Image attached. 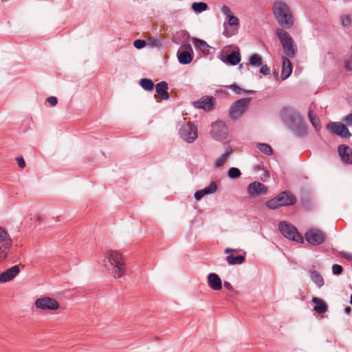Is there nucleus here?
I'll return each instance as SVG.
<instances>
[{
    "label": "nucleus",
    "mask_w": 352,
    "mask_h": 352,
    "mask_svg": "<svg viewBox=\"0 0 352 352\" xmlns=\"http://www.w3.org/2000/svg\"><path fill=\"white\" fill-rule=\"evenodd\" d=\"M215 99L213 96H205L193 102V106L197 109H201L206 111H210L214 108Z\"/></svg>",
    "instance_id": "obj_14"
},
{
    "label": "nucleus",
    "mask_w": 352,
    "mask_h": 352,
    "mask_svg": "<svg viewBox=\"0 0 352 352\" xmlns=\"http://www.w3.org/2000/svg\"><path fill=\"white\" fill-rule=\"evenodd\" d=\"M106 258L113 268L115 278L122 277L126 270V264L122 254L116 250H109Z\"/></svg>",
    "instance_id": "obj_3"
},
{
    "label": "nucleus",
    "mask_w": 352,
    "mask_h": 352,
    "mask_svg": "<svg viewBox=\"0 0 352 352\" xmlns=\"http://www.w3.org/2000/svg\"><path fill=\"white\" fill-rule=\"evenodd\" d=\"M140 85L146 91H152L154 88V82L149 78H142L140 80Z\"/></svg>",
    "instance_id": "obj_29"
},
{
    "label": "nucleus",
    "mask_w": 352,
    "mask_h": 352,
    "mask_svg": "<svg viewBox=\"0 0 352 352\" xmlns=\"http://www.w3.org/2000/svg\"><path fill=\"white\" fill-rule=\"evenodd\" d=\"M6 271L8 272L10 277L13 279L20 272V268L18 265H14L12 267L8 269Z\"/></svg>",
    "instance_id": "obj_36"
},
{
    "label": "nucleus",
    "mask_w": 352,
    "mask_h": 352,
    "mask_svg": "<svg viewBox=\"0 0 352 352\" xmlns=\"http://www.w3.org/2000/svg\"><path fill=\"white\" fill-rule=\"evenodd\" d=\"M311 301L315 304L314 310L316 313L319 314H322L327 311L328 307L323 300L319 298H313Z\"/></svg>",
    "instance_id": "obj_24"
},
{
    "label": "nucleus",
    "mask_w": 352,
    "mask_h": 352,
    "mask_svg": "<svg viewBox=\"0 0 352 352\" xmlns=\"http://www.w3.org/2000/svg\"><path fill=\"white\" fill-rule=\"evenodd\" d=\"M210 133L217 140H223L227 138L228 129L223 121H217L212 124Z\"/></svg>",
    "instance_id": "obj_13"
},
{
    "label": "nucleus",
    "mask_w": 352,
    "mask_h": 352,
    "mask_svg": "<svg viewBox=\"0 0 352 352\" xmlns=\"http://www.w3.org/2000/svg\"><path fill=\"white\" fill-rule=\"evenodd\" d=\"M250 98H242L235 102L229 110V116L232 120L239 118L247 109Z\"/></svg>",
    "instance_id": "obj_8"
},
{
    "label": "nucleus",
    "mask_w": 352,
    "mask_h": 352,
    "mask_svg": "<svg viewBox=\"0 0 352 352\" xmlns=\"http://www.w3.org/2000/svg\"><path fill=\"white\" fill-rule=\"evenodd\" d=\"M340 254L341 255L342 257H343L347 260L352 261V253L346 252H340Z\"/></svg>",
    "instance_id": "obj_46"
},
{
    "label": "nucleus",
    "mask_w": 352,
    "mask_h": 352,
    "mask_svg": "<svg viewBox=\"0 0 352 352\" xmlns=\"http://www.w3.org/2000/svg\"><path fill=\"white\" fill-rule=\"evenodd\" d=\"M311 279L314 283L319 287H322L324 285V279L322 275L317 271H313L310 274Z\"/></svg>",
    "instance_id": "obj_28"
},
{
    "label": "nucleus",
    "mask_w": 352,
    "mask_h": 352,
    "mask_svg": "<svg viewBox=\"0 0 352 352\" xmlns=\"http://www.w3.org/2000/svg\"><path fill=\"white\" fill-rule=\"evenodd\" d=\"M256 146L261 152L267 155H270L273 153L272 147L267 144L258 143Z\"/></svg>",
    "instance_id": "obj_32"
},
{
    "label": "nucleus",
    "mask_w": 352,
    "mask_h": 352,
    "mask_svg": "<svg viewBox=\"0 0 352 352\" xmlns=\"http://www.w3.org/2000/svg\"><path fill=\"white\" fill-rule=\"evenodd\" d=\"M184 47L187 50H179L177 51V56L179 63L182 65H187L192 62L193 58V52L190 44H186Z\"/></svg>",
    "instance_id": "obj_15"
},
{
    "label": "nucleus",
    "mask_w": 352,
    "mask_h": 352,
    "mask_svg": "<svg viewBox=\"0 0 352 352\" xmlns=\"http://www.w3.org/2000/svg\"><path fill=\"white\" fill-rule=\"evenodd\" d=\"M237 250H235V249H232V248H228L225 250L224 252L226 254H230L231 252H236Z\"/></svg>",
    "instance_id": "obj_50"
},
{
    "label": "nucleus",
    "mask_w": 352,
    "mask_h": 352,
    "mask_svg": "<svg viewBox=\"0 0 352 352\" xmlns=\"http://www.w3.org/2000/svg\"><path fill=\"white\" fill-rule=\"evenodd\" d=\"M16 161H17V163H18V166L20 167V168H24L25 166V160L22 157H16Z\"/></svg>",
    "instance_id": "obj_48"
},
{
    "label": "nucleus",
    "mask_w": 352,
    "mask_h": 352,
    "mask_svg": "<svg viewBox=\"0 0 352 352\" xmlns=\"http://www.w3.org/2000/svg\"><path fill=\"white\" fill-rule=\"evenodd\" d=\"M133 45L137 49H141L145 46L146 41L142 39H137L134 41Z\"/></svg>",
    "instance_id": "obj_43"
},
{
    "label": "nucleus",
    "mask_w": 352,
    "mask_h": 352,
    "mask_svg": "<svg viewBox=\"0 0 352 352\" xmlns=\"http://www.w3.org/2000/svg\"><path fill=\"white\" fill-rule=\"evenodd\" d=\"M217 190V182L213 181L210 182L209 186L204 189L198 190L195 192L194 197L195 199L200 200L201 198L206 195H211L214 193Z\"/></svg>",
    "instance_id": "obj_20"
},
{
    "label": "nucleus",
    "mask_w": 352,
    "mask_h": 352,
    "mask_svg": "<svg viewBox=\"0 0 352 352\" xmlns=\"http://www.w3.org/2000/svg\"><path fill=\"white\" fill-rule=\"evenodd\" d=\"M350 304L352 305V294H351V298H350Z\"/></svg>",
    "instance_id": "obj_52"
},
{
    "label": "nucleus",
    "mask_w": 352,
    "mask_h": 352,
    "mask_svg": "<svg viewBox=\"0 0 352 352\" xmlns=\"http://www.w3.org/2000/svg\"><path fill=\"white\" fill-rule=\"evenodd\" d=\"M338 151L343 162L352 164V149L349 146L341 144L338 146Z\"/></svg>",
    "instance_id": "obj_19"
},
{
    "label": "nucleus",
    "mask_w": 352,
    "mask_h": 352,
    "mask_svg": "<svg viewBox=\"0 0 352 352\" xmlns=\"http://www.w3.org/2000/svg\"><path fill=\"white\" fill-rule=\"evenodd\" d=\"M280 118L285 126L296 136L305 137L307 135V126L300 113L294 108L283 107L280 112Z\"/></svg>",
    "instance_id": "obj_1"
},
{
    "label": "nucleus",
    "mask_w": 352,
    "mask_h": 352,
    "mask_svg": "<svg viewBox=\"0 0 352 352\" xmlns=\"http://www.w3.org/2000/svg\"><path fill=\"white\" fill-rule=\"evenodd\" d=\"M249 63L256 67H260L263 63L262 58L260 55L254 54L250 57Z\"/></svg>",
    "instance_id": "obj_30"
},
{
    "label": "nucleus",
    "mask_w": 352,
    "mask_h": 352,
    "mask_svg": "<svg viewBox=\"0 0 352 352\" xmlns=\"http://www.w3.org/2000/svg\"><path fill=\"white\" fill-rule=\"evenodd\" d=\"M343 121L349 125H352V113L345 116Z\"/></svg>",
    "instance_id": "obj_49"
},
{
    "label": "nucleus",
    "mask_w": 352,
    "mask_h": 352,
    "mask_svg": "<svg viewBox=\"0 0 352 352\" xmlns=\"http://www.w3.org/2000/svg\"><path fill=\"white\" fill-rule=\"evenodd\" d=\"M274 14L280 25L287 29L292 27V15L285 3L279 1L274 3Z\"/></svg>",
    "instance_id": "obj_2"
},
{
    "label": "nucleus",
    "mask_w": 352,
    "mask_h": 352,
    "mask_svg": "<svg viewBox=\"0 0 352 352\" xmlns=\"http://www.w3.org/2000/svg\"><path fill=\"white\" fill-rule=\"evenodd\" d=\"M260 73L265 76L269 75L270 73V69L267 65H261L260 68Z\"/></svg>",
    "instance_id": "obj_44"
},
{
    "label": "nucleus",
    "mask_w": 352,
    "mask_h": 352,
    "mask_svg": "<svg viewBox=\"0 0 352 352\" xmlns=\"http://www.w3.org/2000/svg\"><path fill=\"white\" fill-rule=\"evenodd\" d=\"M155 90L157 94L164 100L169 99V94L168 93V85L166 81L158 82L155 85Z\"/></svg>",
    "instance_id": "obj_23"
},
{
    "label": "nucleus",
    "mask_w": 352,
    "mask_h": 352,
    "mask_svg": "<svg viewBox=\"0 0 352 352\" xmlns=\"http://www.w3.org/2000/svg\"><path fill=\"white\" fill-rule=\"evenodd\" d=\"M221 10L223 14L226 16L228 22H224L223 28L224 30L223 32V34L229 38L236 34V31H229L227 28V25H230L231 27H238L239 25V19L232 14L230 8L226 5H223L221 8Z\"/></svg>",
    "instance_id": "obj_6"
},
{
    "label": "nucleus",
    "mask_w": 352,
    "mask_h": 352,
    "mask_svg": "<svg viewBox=\"0 0 352 352\" xmlns=\"http://www.w3.org/2000/svg\"><path fill=\"white\" fill-rule=\"evenodd\" d=\"M148 44L151 47H160L162 46L161 41L156 38H149L148 39Z\"/></svg>",
    "instance_id": "obj_38"
},
{
    "label": "nucleus",
    "mask_w": 352,
    "mask_h": 352,
    "mask_svg": "<svg viewBox=\"0 0 352 352\" xmlns=\"http://www.w3.org/2000/svg\"><path fill=\"white\" fill-rule=\"evenodd\" d=\"M343 268L338 264H333L332 266V272L334 275L338 276L342 274Z\"/></svg>",
    "instance_id": "obj_42"
},
{
    "label": "nucleus",
    "mask_w": 352,
    "mask_h": 352,
    "mask_svg": "<svg viewBox=\"0 0 352 352\" xmlns=\"http://www.w3.org/2000/svg\"><path fill=\"white\" fill-rule=\"evenodd\" d=\"M340 23L342 26L347 27L351 25V18L349 15H343L340 17Z\"/></svg>",
    "instance_id": "obj_40"
},
{
    "label": "nucleus",
    "mask_w": 352,
    "mask_h": 352,
    "mask_svg": "<svg viewBox=\"0 0 352 352\" xmlns=\"http://www.w3.org/2000/svg\"><path fill=\"white\" fill-rule=\"evenodd\" d=\"M227 53L228 52L226 51V49L224 48L222 51L220 59L225 63H228L230 65H238L241 61V54L239 53V50L237 51H232L230 54H228L226 57L223 56V53Z\"/></svg>",
    "instance_id": "obj_16"
},
{
    "label": "nucleus",
    "mask_w": 352,
    "mask_h": 352,
    "mask_svg": "<svg viewBox=\"0 0 352 352\" xmlns=\"http://www.w3.org/2000/svg\"><path fill=\"white\" fill-rule=\"evenodd\" d=\"M179 134L182 140L188 143H192L197 138V129L194 124L188 122L180 127Z\"/></svg>",
    "instance_id": "obj_9"
},
{
    "label": "nucleus",
    "mask_w": 352,
    "mask_h": 352,
    "mask_svg": "<svg viewBox=\"0 0 352 352\" xmlns=\"http://www.w3.org/2000/svg\"><path fill=\"white\" fill-rule=\"evenodd\" d=\"M241 175L240 170L238 168L232 167L228 170V175L230 179L239 178Z\"/></svg>",
    "instance_id": "obj_35"
},
{
    "label": "nucleus",
    "mask_w": 352,
    "mask_h": 352,
    "mask_svg": "<svg viewBox=\"0 0 352 352\" xmlns=\"http://www.w3.org/2000/svg\"><path fill=\"white\" fill-rule=\"evenodd\" d=\"M223 286L230 293V294L228 295L226 297L228 300H230L232 296L238 294V292L232 287V285L229 282L224 281Z\"/></svg>",
    "instance_id": "obj_33"
},
{
    "label": "nucleus",
    "mask_w": 352,
    "mask_h": 352,
    "mask_svg": "<svg viewBox=\"0 0 352 352\" xmlns=\"http://www.w3.org/2000/svg\"><path fill=\"white\" fill-rule=\"evenodd\" d=\"M208 6L206 3L204 2H195L192 5V10L197 12L200 13L204 11H206L208 9Z\"/></svg>",
    "instance_id": "obj_31"
},
{
    "label": "nucleus",
    "mask_w": 352,
    "mask_h": 352,
    "mask_svg": "<svg viewBox=\"0 0 352 352\" xmlns=\"http://www.w3.org/2000/svg\"><path fill=\"white\" fill-rule=\"evenodd\" d=\"M351 311V308H350V307H346V308H345V313H346V314H350Z\"/></svg>",
    "instance_id": "obj_51"
},
{
    "label": "nucleus",
    "mask_w": 352,
    "mask_h": 352,
    "mask_svg": "<svg viewBox=\"0 0 352 352\" xmlns=\"http://www.w3.org/2000/svg\"><path fill=\"white\" fill-rule=\"evenodd\" d=\"M36 308L42 310H57L59 307V302L54 298L50 297H42L36 299L35 301Z\"/></svg>",
    "instance_id": "obj_11"
},
{
    "label": "nucleus",
    "mask_w": 352,
    "mask_h": 352,
    "mask_svg": "<svg viewBox=\"0 0 352 352\" xmlns=\"http://www.w3.org/2000/svg\"><path fill=\"white\" fill-rule=\"evenodd\" d=\"M208 285L214 291H219L222 288V281L215 273H210L207 277Z\"/></svg>",
    "instance_id": "obj_21"
},
{
    "label": "nucleus",
    "mask_w": 352,
    "mask_h": 352,
    "mask_svg": "<svg viewBox=\"0 0 352 352\" xmlns=\"http://www.w3.org/2000/svg\"><path fill=\"white\" fill-rule=\"evenodd\" d=\"M242 67H243V64H240L239 67V69H241Z\"/></svg>",
    "instance_id": "obj_53"
},
{
    "label": "nucleus",
    "mask_w": 352,
    "mask_h": 352,
    "mask_svg": "<svg viewBox=\"0 0 352 352\" xmlns=\"http://www.w3.org/2000/svg\"><path fill=\"white\" fill-rule=\"evenodd\" d=\"M232 149L228 146L225 153L214 162V165L216 167H221L223 165L226 160L229 157V156L232 154Z\"/></svg>",
    "instance_id": "obj_27"
},
{
    "label": "nucleus",
    "mask_w": 352,
    "mask_h": 352,
    "mask_svg": "<svg viewBox=\"0 0 352 352\" xmlns=\"http://www.w3.org/2000/svg\"><path fill=\"white\" fill-rule=\"evenodd\" d=\"M247 191L250 196L254 197L266 194L267 188L261 182H254L248 186Z\"/></svg>",
    "instance_id": "obj_17"
},
{
    "label": "nucleus",
    "mask_w": 352,
    "mask_h": 352,
    "mask_svg": "<svg viewBox=\"0 0 352 352\" xmlns=\"http://www.w3.org/2000/svg\"><path fill=\"white\" fill-rule=\"evenodd\" d=\"M245 252L242 255L234 256V254H229L226 257V261L230 265L242 264L245 260Z\"/></svg>",
    "instance_id": "obj_25"
},
{
    "label": "nucleus",
    "mask_w": 352,
    "mask_h": 352,
    "mask_svg": "<svg viewBox=\"0 0 352 352\" xmlns=\"http://www.w3.org/2000/svg\"><path fill=\"white\" fill-rule=\"evenodd\" d=\"M12 278L10 277L8 272L6 270L5 272L0 274V282L1 283H6L12 280Z\"/></svg>",
    "instance_id": "obj_41"
},
{
    "label": "nucleus",
    "mask_w": 352,
    "mask_h": 352,
    "mask_svg": "<svg viewBox=\"0 0 352 352\" xmlns=\"http://www.w3.org/2000/svg\"><path fill=\"white\" fill-rule=\"evenodd\" d=\"M327 129L332 134H335L341 138H349L351 136L348 128L341 122H331L327 126Z\"/></svg>",
    "instance_id": "obj_12"
},
{
    "label": "nucleus",
    "mask_w": 352,
    "mask_h": 352,
    "mask_svg": "<svg viewBox=\"0 0 352 352\" xmlns=\"http://www.w3.org/2000/svg\"><path fill=\"white\" fill-rule=\"evenodd\" d=\"M276 197L281 206H293L296 202L295 196L289 191H283Z\"/></svg>",
    "instance_id": "obj_18"
},
{
    "label": "nucleus",
    "mask_w": 352,
    "mask_h": 352,
    "mask_svg": "<svg viewBox=\"0 0 352 352\" xmlns=\"http://www.w3.org/2000/svg\"><path fill=\"white\" fill-rule=\"evenodd\" d=\"M278 229L283 236L287 239L299 243H303L302 236L292 224L287 223L286 221H281L278 224Z\"/></svg>",
    "instance_id": "obj_5"
},
{
    "label": "nucleus",
    "mask_w": 352,
    "mask_h": 352,
    "mask_svg": "<svg viewBox=\"0 0 352 352\" xmlns=\"http://www.w3.org/2000/svg\"><path fill=\"white\" fill-rule=\"evenodd\" d=\"M308 117L311 124L316 129L320 125V121L318 118L313 116V111L311 109L308 112Z\"/></svg>",
    "instance_id": "obj_37"
},
{
    "label": "nucleus",
    "mask_w": 352,
    "mask_h": 352,
    "mask_svg": "<svg viewBox=\"0 0 352 352\" xmlns=\"http://www.w3.org/2000/svg\"><path fill=\"white\" fill-rule=\"evenodd\" d=\"M193 42L195 46L204 54H210L212 48L210 46L208 45V43L205 41L195 38H194Z\"/></svg>",
    "instance_id": "obj_26"
},
{
    "label": "nucleus",
    "mask_w": 352,
    "mask_h": 352,
    "mask_svg": "<svg viewBox=\"0 0 352 352\" xmlns=\"http://www.w3.org/2000/svg\"><path fill=\"white\" fill-rule=\"evenodd\" d=\"M12 241L7 231L0 227V263L6 260Z\"/></svg>",
    "instance_id": "obj_7"
},
{
    "label": "nucleus",
    "mask_w": 352,
    "mask_h": 352,
    "mask_svg": "<svg viewBox=\"0 0 352 352\" xmlns=\"http://www.w3.org/2000/svg\"><path fill=\"white\" fill-rule=\"evenodd\" d=\"M292 66L291 61L286 57L283 58L281 79L286 80L292 74Z\"/></svg>",
    "instance_id": "obj_22"
},
{
    "label": "nucleus",
    "mask_w": 352,
    "mask_h": 352,
    "mask_svg": "<svg viewBox=\"0 0 352 352\" xmlns=\"http://www.w3.org/2000/svg\"><path fill=\"white\" fill-rule=\"evenodd\" d=\"M230 88L232 91H234L236 94H243V93H248V92H250L249 91H247V90H245V89L241 88L240 87H239L236 84H232V85H230Z\"/></svg>",
    "instance_id": "obj_39"
},
{
    "label": "nucleus",
    "mask_w": 352,
    "mask_h": 352,
    "mask_svg": "<svg viewBox=\"0 0 352 352\" xmlns=\"http://www.w3.org/2000/svg\"><path fill=\"white\" fill-rule=\"evenodd\" d=\"M306 241L312 245L322 244L326 239L324 232L318 228H311L305 234Z\"/></svg>",
    "instance_id": "obj_10"
},
{
    "label": "nucleus",
    "mask_w": 352,
    "mask_h": 352,
    "mask_svg": "<svg viewBox=\"0 0 352 352\" xmlns=\"http://www.w3.org/2000/svg\"><path fill=\"white\" fill-rule=\"evenodd\" d=\"M266 206L268 208L275 210L280 207H282L280 202L278 201L277 197L270 199L267 201Z\"/></svg>",
    "instance_id": "obj_34"
},
{
    "label": "nucleus",
    "mask_w": 352,
    "mask_h": 352,
    "mask_svg": "<svg viewBox=\"0 0 352 352\" xmlns=\"http://www.w3.org/2000/svg\"><path fill=\"white\" fill-rule=\"evenodd\" d=\"M276 34L283 46L284 54L289 58L295 56L297 47L289 34L281 28H277Z\"/></svg>",
    "instance_id": "obj_4"
},
{
    "label": "nucleus",
    "mask_w": 352,
    "mask_h": 352,
    "mask_svg": "<svg viewBox=\"0 0 352 352\" xmlns=\"http://www.w3.org/2000/svg\"><path fill=\"white\" fill-rule=\"evenodd\" d=\"M344 67L348 71H352V58L345 60Z\"/></svg>",
    "instance_id": "obj_47"
},
{
    "label": "nucleus",
    "mask_w": 352,
    "mask_h": 352,
    "mask_svg": "<svg viewBox=\"0 0 352 352\" xmlns=\"http://www.w3.org/2000/svg\"><path fill=\"white\" fill-rule=\"evenodd\" d=\"M46 100L52 106H55L57 104V102H58V100H57L56 97H55V96L48 97Z\"/></svg>",
    "instance_id": "obj_45"
}]
</instances>
